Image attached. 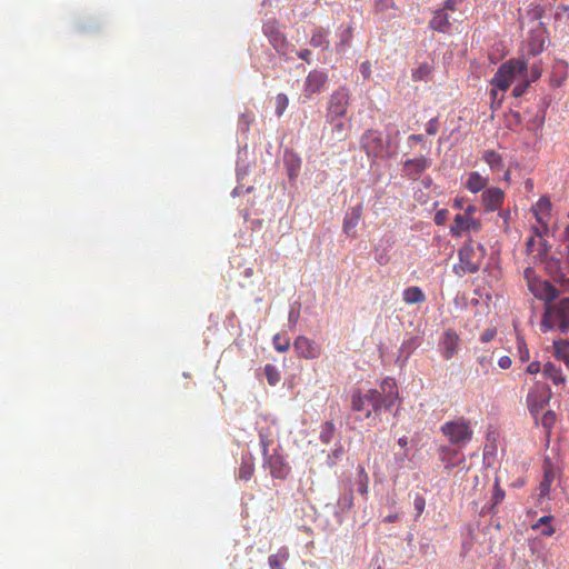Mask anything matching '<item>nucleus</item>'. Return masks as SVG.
I'll return each instance as SVG.
<instances>
[{"label":"nucleus","mask_w":569,"mask_h":569,"mask_svg":"<svg viewBox=\"0 0 569 569\" xmlns=\"http://www.w3.org/2000/svg\"><path fill=\"white\" fill-rule=\"evenodd\" d=\"M328 81L327 72L315 69L310 71L305 81V96L311 98L313 94L320 92Z\"/></svg>","instance_id":"obj_17"},{"label":"nucleus","mask_w":569,"mask_h":569,"mask_svg":"<svg viewBox=\"0 0 569 569\" xmlns=\"http://www.w3.org/2000/svg\"><path fill=\"white\" fill-rule=\"evenodd\" d=\"M489 183V178L481 176L478 171H471L468 173L465 187L472 193H478L485 190Z\"/></svg>","instance_id":"obj_23"},{"label":"nucleus","mask_w":569,"mask_h":569,"mask_svg":"<svg viewBox=\"0 0 569 569\" xmlns=\"http://www.w3.org/2000/svg\"><path fill=\"white\" fill-rule=\"evenodd\" d=\"M551 209L552 204L549 197H541L531 208V211L536 218L537 226L532 227V230L536 231L537 234L548 233L549 231V221L551 219Z\"/></svg>","instance_id":"obj_10"},{"label":"nucleus","mask_w":569,"mask_h":569,"mask_svg":"<svg viewBox=\"0 0 569 569\" xmlns=\"http://www.w3.org/2000/svg\"><path fill=\"white\" fill-rule=\"evenodd\" d=\"M483 253H478L472 241L468 240L458 251L459 262L453 266V271L458 276L476 273L481 266Z\"/></svg>","instance_id":"obj_6"},{"label":"nucleus","mask_w":569,"mask_h":569,"mask_svg":"<svg viewBox=\"0 0 569 569\" xmlns=\"http://www.w3.org/2000/svg\"><path fill=\"white\" fill-rule=\"evenodd\" d=\"M350 91L346 87L335 90L328 100L326 117H347Z\"/></svg>","instance_id":"obj_8"},{"label":"nucleus","mask_w":569,"mask_h":569,"mask_svg":"<svg viewBox=\"0 0 569 569\" xmlns=\"http://www.w3.org/2000/svg\"><path fill=\"white\" fill-rule=\"evenodd\" d=\"M542 373L547 379L551 380L553 382V385H556V386H560V385L565 386V383H566V377L563 376L561 368L557 367L552 362L545 363Z\"/></svg>","instance_id":"obj_26"},{"label":"nucleus","mask_w":569,"mask_h":569,"mask_svg":"<svg viewBox=\"0 0 569 569\" xmlns=\"http://www.w3.org/2000/svg\"><path fill=\"white\" fill-rule=\"evenodd\" d=\"M447 216H448L447 209H441V210L437 211L435 214V223L437 226H443L447 220Z\"/></svg>","instance_id":"obj_50"},{"label":"nucleus","mask_w":569,"mask_h":569,"mask_svg":"<svg viewBox=\"0 0 569 569\" xmlns=\"http://www.w3.org/2000/svg\"><path fill=\"white\" fill-rule=\"evenodd\" d=\"M431 29L439 32H447L450 28L449 16L443 10H437L429 22Z\"/></svg>","instance_id":"obj_27"},{"label":"nucleus","mask_w":569,"mask_h":569,"mask_svg":"<svg viewBox=\"0 0 569 569\" xmlns=\"http://www.w3.org/2000/svg\"><path fill=\"white\" fill-rule=\"evenodd\" d=\"M359 476H360V479H359V482H358V488H357V491L363 496V497H367L368 495V483H369V477L365 470L363 467H359Z\"/></svg>","instance_id":"obj_39"},{"label":"nucleus","mask_w":569,"mask_h":569,"mask_svg":"<svg viewBox=\"0 0 569 569\" xmlns=\"http://www.w3.org/2000/svg\"><path fill=\"white\" fill-rule=\"evenodd\" d=\"M459 342L460 338L456 331L451 329L446 330L439 342L441 356L447 360L451 359L459 350Z\"/></svg>","instance_id":"obj_18"},{"label":"nucleus","mask_w":569,"mask_h":569,"mask_svg":"<svg viewBox=\"0 0 569 569\" xmlns=\"http://www.w3.org/2000/svg\"><path fill=\"white\" fill-rule=\"evenodd\" d=\"M541 370V365L539 361H532L526 368V372L529 375H537Z\"/></svg>","instance_id":"obj_53"},{"label":"nucleus","mask_w":569,"mask_h":569,"mask_svg":"<svg viewBox=\"0 0 569 569\" xmlns=\"http://www.w3.org/2000/svg\"><path fill=\"white\" fill-rule=\"evenodd\" d=\"M269 473L274 479L284 480L290 476L291 467L284 461L283 457L279 453L268 456L264 461Z\"/></svg>","instance_id":"obj_14"},{"label":"nucleus","mask_w":569,"mask_h":569,"mask_svg":"<svg viewBox=\"0 0 569 569\" xmlns=\"http://www.w3.org/2000/svg\"><path fill=\"white\" fill-rule=\"evenodd\" d=\"M439 120L438 118L430 119L426 124V131L430 136H435L439 131Z\"/></svg>","instance_id":"obj_47"},{"label":"nucleus","mask_w":569,"mask_h":569,"mask_svg":"<svg viewBox=\"0 0 569 569\" xmlns=\"http://www.w3.org/2000/svg\"><path fill=\"white\" fill-rule=\"evenodd\" d=\"M360 146L366 154L373 159L381 157L386 150L382 133L373 129H368L362 133Z\"/></svg>","instance_id":"obj_11"},{"label":"nucleus","mask_w":569,"mask_h":569,"mask_svg":"<svg viewBox=\"0 0 569 569\" xmlns=\"http://www.w3.org/2000/svg\"><path fill=\"white\" fill-rule=\"evenodd\" d=\"M342 453V447L340 446L339 448L335 449L332 451L331 455H329V459L331 458V456H333L335 458H339Z\"/></svg>","instance_id":"obj_62"},{"label":"nucleus","mask_w":569,"mask_h":569,"mask_svg":"<svg viewBox=\"0 0 569 569\" xmlns=\"http://www.w3.org/2000/svg\"><path fill=\"white\" fill-rule=\"evenodd\" d=\"M425 507H426V500L422 496H417L415 498V509L417 511V516H420L423 510H425Z\"/></svg>","instance_id":"obj_51"},{"label":"nucleus","mask_w":569,"mask_h":569,"mask_svg":"<svg viewBox=\"0 0 569 569\" xmlns=\"http://www.w3.org/2000/svg\"><path fill=\"white\" fill-rule=\"evenodd\" d=\"M478 363L481 366L482 368V372L483 375H487L489 372V369L491 368L492 366V359L491 357H488V356H479L478 359H477Z\"/></svg>","instance_id":"obj_46"},{"label":"nucleus","mask_w":569,"mask_h":569,"mask_svg":"<svg viewBox=\"0 0 569 569\" xmlns=\"http://www.w3.org/2000/svg\"><path fill=\"white\" fill-rule=\"evenodd\" d=\"M440 431L453 446L463 447L469 443L473 436L471 422L465 417H459L445 422Z\"/></svg>","instance_id":"obj_4"},{"label":"nucleus","mask_w":569,"mask_h":569,"mask_svg":"<svg viewBox=\"0 0 569 569\" xmlns=\"http://www.w3.org/2000/svg\"><path fill=\"white\" fill-rule=\"evenodd\" d=\"M481 229L482 223L480 219L458 213L455 216L449 230L452 237L460 238L469 232L478 233Z\"/></svg>","instance_id":"obj_12"},{"label":"nucleus","mask_w":569,"mask_h":569,"mask_svg":"<svg viewBox=\"0 0 569 569\" xmlns=\"http://www.w3.org/2000/svg\"><path fill=\"white\" fill-rule=\"evenodd\" d=\"M352 39V28L349 26L340 33V41L337 43V49L348 46Z\"/></svg>","instance_id":"obj_44"},{"label":"nucleus","mask_w":569,"mask_h":569,"mask_svg":"<svg viewBox=\"0 0 569 569\" xmlns=\"http://www.w3.org/2000/svg\"><path fill=\"white\" fill-rule=\"evenodd\" d=\"M439 459L445 463V471L450 472L455 467L465 460L459 450L449 446H440L438 449Z\"/></svg>","instance_id":"obj_21"},{"label":"nucleus","mask_w":569,"mask_h":569,"mask_svg":"<svg viewBox=\"0 0 569 569\" xmlns=\"http://www.w3.org/2000/svg\"><path fill=\"white\" fill-rule=\"evenodd\" d=\"M542 70L539 64L535 63L528 69V80L531 82H535L541 77Z\"/></svg>","instance_id":"obj_45"},{"label":"nucleus","mask_w":569,"mask_h":569,"mask_svg":"<svg viewBox=\"0 0 569 569\" xmlns=\"http://www.w3.org/2000/svg\"><path fill=\"white\" fill-rule=\"evenodd\" d=\"M403 300L409 303H421L426 300L423 291L419 287H409L403 291Z\"/></svg>","instance_id":"obj_31"},{"label":"nucleus","mask_w":569,"mask_h":569,"mask_svg":"<svg viewBox=\"0 0 569 569\" xmlns=\"http://www.w3.org/2000/svg\"><path fill=\"white\" fill-rule=\"evenodd\" d=\"M289 104V99L287 97V94L284 93H279L277 94L276 97V114L278 117H281L284 112V110L287 109Z\"/></svg>","instance_id":"obj_40"},{"label":"nucleus","mask_w":569,"mask_h":569,"mask_svg":"<svg viewBox=\"0 0 569 569\" xmlns=\"http://www.w3.org/2000/svg\"><path fill=\"white\" fill-rule=\"evenodd\" d=\"M517 353L521 362H527L530 359V352L525 339L520 336L517 337Z\"/></svg>","instance_id":"obj_38"},{"label":"nucleus","mask_w":569,"mask_h":569,"mask_svg":"<svg viewBox=\"0 0 569 569\" xmlns=\"http://www.w3.org/2000/svg\"><path fill=\"white\" fill-rule=\"evenodd\" d=\"M289 560V550L287 547H281L273 555L268 558V563L271 569H286L284 565Z\"/></svg>","instance_id":"obj_28"},{"label":"nucleus","mask_w":569,"mask_h":569,"mask_svg":"<svg viewBox=\"0 0 569 569\" xmlns=\"http://www.w3.org/2000/svg\"><path fill=\"white\" fill-rule=\"evenodd\" d=\"M360 71L365 79H369L371 76V64L369 61H365L360 64Z\"/></svg>","instance_id":"obj_55"},{"label":"nucleus","mask_w":569,"mask_h":569,"mask_svg":"<svg viewBox=\"0 0 569 569\" xmlns=\"http://www.w3.org/2000/svg\"><path fill=\"white\" fill-rule=\"evenodd\" d=\"M309 43L313 48L328 50L330 47L329 30L322 27H316L311 32Z\"/></svg>","instance_id":"obj_25"},{"label":"nucleus","mask_w":569,"mask_h":569,"mask_svg":"<svg viewBox=\"0 0 569 569\" xmlns=\"http://www.w3.org/2000/svg\"><path fill=\"white\" fill-rule=\"evenodd\" d=\"M398 399V387L392 378H386L380 390L369 389L365 395L355 392L351 397V409L365 412V418L376 421L381 408L390 410Z\"/></svg>","instance_id":"obj_1"},{"label":"nucleus","mask_w":569,"mask_h":569,"mask_svg":"<svg viewBox=\"0 0 569 569\" xmlns=\"http://www.w3.org/2000/svg\"><path fill=\"white\" fill-rule=\"evenodd\" d=\"M273 347L277 351L284 352L290 347V341L287 337H282L281 335L277 333L273 337Z\"/></svg>","instance_id":"obj_41"},{"label":"nucleus","mask_w":569,"mask_h":569,"mask_svg":"<svg viewBox=\"0 0 569 569\" xmlns=\"http://www.w3.org/2000/svg\"><path fill=\"white\" fill-rule=\"evenodd\" d=\"M398 445L402 448H405L407 445H408V439L407 437H401L398 439Z\"/></svg>","instance_id":"obj_63"},{"label":"nucleus","mask_w":569,"mask_h":569,"mask_svg":"<svg viewBox=\"0 0 569 569\" xmlns=\"http://www.w3.org/2000/svg\"><path fill=\"white\" fill-rule=\"evenodd\" d=\"M361 212H362V209L360 206H357V207H353L349 210V212L346 214L345 217V220H343V231L346 233H349L351 230H353L360 219H361Z\"/></svg>","instance_id":"obj_29"},{"label":"nucleus","mask_w":569,"mask_h":569,"mask_svg":"<svg viewBox=\"0 0 569 569\" xmlns=\"http://www.w3.org/2000/svg\"><path fill=\"white\" fill-rule=\"evenodd\" d=\"M326 120L331 124L333 136L340 141L345 140L350 120H346V117H326Z\"/></svg>","instance_id":"obj_24"},{"label":"nucleus","mask_w":569,"mask_h":569,"mask_svg":"<svg viewBox=\"0 0 569 569\" xmlns=\"http://www.w3.org/2000/svg\"><path fill=\"white\" fill-rule=\"evenodd\" d=\"M528 74L526 61L521 59H510L503 62L497 70L491 80L493 88L490 94L496 99L498 90L507 91L516 79H521Z\"/></svg>","instance_id":"obj_2"},{"label":"nucleus","mask_w":569,"mask_h":569,"mask_svg":"<svg viewBox=\"0 0 569 569\" xmlns=\"http://www.w3.org/2000/svg\"><path fill=\"white\" fill-rule=\"evenodd\" d=\"M555 479V473L551 469L545 471L543 479L540 482V496H547L550 492L552 481Z\"/></svg>","instance_id":"obj_37"},{"label":"nucleus","mask_w":569,"mask_h":569,"mask_svg":"<svg viewBox=\"0 0 569 569\" xmlns=\"http://www.w3.org/2000/svg\"><path fill=\"white\" fill-rule=\"evenodd\" d=\"M408 139H409V141H413L416 143H420V142L423 141L425 138H423L422 134H411V136H409Z\"/></svg>","instance_id":"obj_61"},{"label":"nucleus","mask_w":569,"mask_h":569,"mask_svg":"<svg viewBox=\"0 0 569 569\" xmlns=\"http://www.w3.org/2000/svg\"><path fill=\"white\" fill-rule=\"evenodd\" d=\"M431 166V160L421 156L413 159H408L403 163V173L406 177L417 180L420 174Z\"/></svg>","instance_id":"obj_20"},{"label":"nucleus","mask_w":569,"mask_h":569,"mask_svg":"<svg viewBox=\"0 0 569 569\" xmlns=\"http://www.w3.org/2000/svg\"><path fill=\"white\" fill-rule=\"evenodd\" d=\"M533 236L530 237L526 242V252L529 254H533L535 259L541 260L547 253V246L543 236L546 233L537 234L535 230Z\"/></svg>","instance_id":"obj_22"},{"label":"nucleus","mask_w":569,"mask_h":569,"mask_svg":"<svg viewBox=\"0 0 569 569\" xmlns=\"http://www.w3.org/2000/svg\"><path fill=\"white\" fill-rule=\"evenodd\" d=\"M373 17L378 21H390L399 16L395 0H373Z\"/></svg>","instance_id":"obj_16"},{"label":"nucleus","mask_w":569,"mask_h":569,"mask_svg":"<svg viewBox=\"0 0 569 569\" xmlns=\"http://www.w3.org/2000/svg\"><path fill=\"white\" fill-rule=\"evenodd\" d=\"M512 365V360L509 356H502L498 359V366L501 369H509Z\"/></svg>","instance_id":"obj_54"},{"label":"nucleus","mask_w":569,"mask_h":569,"mask_svg":"<svg viewBox=\"0 0 569 569\" xmlns=\"http://www.w3.org/2000/svg\"><path fill=\"white\" fill-rule=\"evenodd\" d=\"M297 56L307 61L308 63H310V56H311V51L309 49H302L300 51L297 52Z\"/></svg>","instance_id":"obj_57"},{"label":"nucleus","mask_w":569,"mask_h":569,"mask_svg":"<svg viewBox=\"0 0 569 569\" xmlns=\"http://www.w3.org/2000/svg\"><path fill=\"white\" fill-rule=\"evenodd\" d=\"M353 506V496H352V490H350L347 495H345L342 498H341V508L343 510H350Z\"/></svg>","instance_id":"obj_48"},{"label":"nucleus","mask_w":569,"mask_h":569,"mask_svg":"<svg viewBox=\"0 0 569 569\" xmlns=\"http://www.w3.org/2000/svg\"><path fill=\"white\" fill-rule=\"evenodd\" d=\"M482 160L492 171H501L505 167L502 157L493 150H486L482 153Z\"/></svg>","instance_id":"obj_30"},{"label":"nucleus","mask_w":569,"mask_h":569,"mask_svg":"<svg viewBox=\"0 0 569 569\" xmlns=\"http://www.w3.org/2000/svg\"><path fill=\"white\" fill-rule=\"evenodd\" d=\"M541 12L542 9L540 7H535L531 11L532 28L525 42V49L530 56H538L545 49V43L547 40V30L543 27V23L539 21Z\"/></svg>","instance_id":"obj_7"},{"label":"nucleus","mask_w":569,"mask_h":569,"mask_svg":"<svg viewBox=\"0 0 569 569\" xmlns=\"http://www.w3.org/2000/svg\"><path fill=\"white\" fill-rule=\"evenodd\" d=\"M555 347V357L563 361L569 369V342L565 340H559L553 342Z\"/></svg>","instance_id":"obj_33"},{"label":"nucleus","mask_w":569,"mask_h":569,"mask_svg":"<svg viewBox=\"0 0 569 569\" xmlns=\"http://www.w3.org/2000/svg\"><path fill=\"white\" fill-rule=\"evenodd\" d=\"M552 517L543 516L536 523L531 526L532 530H540V533L550 537L555 533V528L551 525Z\"/></svg>","instance_id":"obj_32"},{"label":"nucleus","mask_w":569,"mask_h":569,"mask_svg":"<svg viewBox=\"0 0 569 569\" xmlns=\"http://www.w3.org/2000/svg\"><path fill=\"white\" fill-rule=\"evenodd\" d=\"M476 211H477V208L472 204H469L468 207L465 208L463 213H461V214L468 216V217H473Z\"/></svg>","instance_id":"obj_59"},{"label":"nucleus","mask_w":569,"mask_h":569,"mask_svg":"<svg viewBox=\"0 0 569 569\" xmlns=\"http://www.w3.org/2000/svg\"><path fill=\"white\" fill-rule=\"evenodd\" d=\"M336 427L332 421H326L321 425L319 439L322 443H330L335 437Z\"/></svg>","instance_id":"obj_34"},{"label":"nucleus","mask_w":569,"mask_h":569,"mask_svg":"<svg viewBox=\"0 0 569 569\" xmlns=\"http://www.w3.org/2000/svg\"><path fill=\"white\" fill-rule=\"evenodd\" d=\"M263 34L268 38L272 48L280 54L284 56L288 49V40L281 32L279 24L274 20H270L263 23Z\"/></svg>","instance_id":"obj_13"},{"label":"nucleus","mask_w":569,"mask_h":569,"mask_svg":"<svg viewBox=\"0 0 569 569\" xmlns=\"http://www.w3.org/2000/svg\"><path fill=\"white\" fill-rule=\"evenodd\" d=\"M495 336H496L495 329H487L480 336V341L483 343H487V342L491 341L495 338Z\"/></svg>","instance_id":"obj_52"},{"label":"nucleus","mask_w":569,"mask_h":569,"mask_svg":"<svg viewBox=\"0 0 569 569\" xmlns=\"http://www.w3.org/2000/svg\"><path fill=\"white\" fill-rule=\"evenodd\" d=\"M557 421V416L553 411L551 410H548L546 411L542 417H541V426L546 429V430H550L555 423Z\"/></svg>","instance_id":"obj_43"},{"label":"nucleus","mask_w":569,"mask_h":569,"mask_svg":"<svg viewBox=\"0 0 569 569\" xmlns=\"http://www.w3.org/2000/svg\"><path fill=\"white\" fill-rule=\"evenodd\" d=\"M551 398V390L546 385L535 386L527 395V407L529 412L537 420L538 415L549 403Z\"/></svg>","instance_id":"obj_9"},{"label":"nucleus","mask_w":569,"mask_h":569,"mask_svg":"<svg viewBox=\"0 0 569 569\" xmlns=\"http://www.w3.org/2000/svg\"><path fill=\"white\" fill-rule=\"evenodd\" d=\"M296 353L300 358L316 359L321 355V347L306 336H299L293 342Z\"/></svg>","instance_id":"obj_15"},{"label":"nucleus","mask_w":569,"mask_h":569,"mask_svg":"<svg viewBox=\"0 0 569 569\" xmlns=\"http://www.w3.org/2000/svg\"><path fill=\"white\" fill-rule=\"evenodd\" d=\"M461 0H446L445 1V4H443V11L445 10H450V11H453L456 10V7L457 4L460 2Z\"/></svg>","instance_id":"obj_56"},{"label":"nucleus","mask_w":569,"mask_h":569,"mask_svg":"<svg viewBox=\"0 0 569 569\" xmlns=\"http://www.w3.org/2000/svg\"><path fill=\"white\" fill-rule=\"evenodd\" d=\"M541 326L546 330L559 327L561 331L569 329V298H563L559 302H551L545 306Z\"/></svg>","instance_id":"obj_3"},{"label":"nucleus","mask_w":569,"mask_h":569,"mask_svg":"<svg viewBox=\"0 0 569 569\" xmlns=\"http://www.w3.org/2000/svg\"><path fill=\"white\" fill-rule=\"evenodd\" d=\"M263 371L270 386H276L280 381L281 375L276 366L268 363L264 366Z\"/></svg>","instance_id":"obj_36"},{"label":"nucleus","mask_w":569,"mask_h":569,"mask_svg":"<svg viewBox=\"0 0 569 569\" xmlns=\"http://www.w3.org/2000/svg\"><path fill=\"white\" fill-rule=\"evenodd\" d=\"M530 86V80H528V74L520 79V82L515 86L512 90V96L515 98L522 97L527 91V88Z\"/></svg>","instance_id":"obj_42"},{"label":"nucleus","mask_w":569,"mask_h":569,"mask_svg":"<svg viewBox=\"0 0 569 569\" xmlns=\"http://www.w3.org/2000/svg\"><path fill=\"white\" fill-rule=\"evenodd\" d=\"M505 200V192L498 187L487 188L481 194V202L486 212L498 210Z\"/></svg>","instance_id":"obj_19"},{"label":"nucleus","mask_w":569,"mask_h":569,"mask_svg":"<svg viewBox=\"0 0 569 569\" xmlns=\"http://www.w3.org/2000/svg\"><path fill=\"white\" fill-rule=\"evenodd\" d=\"M523 278L529 291L535 296V298L543 301L545 306L550 305L558 298L559 290L547 280H541L533 268H526L523 271Z\"/></svg>","instance_id":"obj_5"},{"label":"nucleus","mask_w":569,"mask_h":569,"mask_svg":"<svg viewBox=\"0 0 569 569\" xmlns=\"http://www.w3.org/2000/svg\"><path fill=\"white\" fill-rule=\"evenodd\" d=\"M508 216H509V212H508V211L500 212V217H501L503 220H507Z\"/></svg>","instance_id":"obj_64"},{"label":"nucleus","mask_w":569,"mask_h":569,"mask_svg":"<svg viewBox=\"0 0 569 569\" xmlns=\"http://www.w3.org/2000/svg\"><path fill=\"white\" fill-rule=\"evenodd\" d=\"M398 518H399L398 513H391L383 518V522H386V523L396 522L398 520Z\"/></svg>","instance_id":"obj_60"},{"label":"nucleus","mask_w":569,"mask_h":569,"mask_svg":"<svg viewBox=\"0 0 569 569\" xmlns=\"http://www.w3.org/2000/svg\"><path fill=\"white\" fill-rule=\"evenodd\" d=\"M503 498H505V491L499 487L498 481H496L495 491L492 495V500H493L495 505L500 503L503 500Z\"/></svg>","instance_id":"obj_49"},{"label":"nucleus","mask_w":569,"mask_h":569,"mask_svg":"<svg viewBox=\"0 0 569 569\" xmlns=\"http://www.w3.org/2000/svg\"><path fill=\"white\" fill-rule=\"evenodd\" d=\"M254 473V465L250 460H243L238 470V478L241 480H249Z\"/></svg>","instance_id":"obj_35"},{"label":"nucleus","mask_w":569,"mask_h":569,"mask_svg":"<svg viewBox=\"0 0 569 569\" xmlns=\"http://www.w3.org/2000/svg\"><path fill=\"white\" fill-rule=\"evenodd\" d=\"M463 203H465V199L463 198H456L452 201V208L457 209V210H465Z\"/></svg>","instance_id":"obj_58"}]
</instances>
